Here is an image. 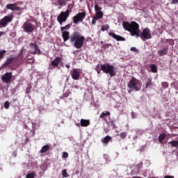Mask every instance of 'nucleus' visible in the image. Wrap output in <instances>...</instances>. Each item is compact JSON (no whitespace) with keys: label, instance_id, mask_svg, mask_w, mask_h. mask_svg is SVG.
Listing matches in <instances>:
<instances>
[{"label":"nucleus","instance_id":"c03bdc74","mask_svg":"<svg viewBox=\"0 0 178 178\" xmlns=\"http://www.w3.org/2000/svg\"><path fill=\"white\" fill-rule=\"evenodd\" d=\"M30 90H31V86H28L26 88V94H30Z\"/></svg>","mask_w":178,"mask_h":178},{"label":"nucleus","instance_id":"c9c22d12","mask_svg":"<svg viewBox=\"0 0 178 178\" xmlns=\"http://www.w3.org/2000/svg\"><path fill=\"white\" fill-rule=\"evenodd\" d=\"M9 106H10V104L9 103V102L6 101L4 102V108L6 109H9Z\"/></svg>","mask_w":178,"mask_h":178},{"label":"nucleus","instance_id":"2eb2a0df","mask_svg":"<svg viewBox=\"0 0 178 178\" xmlns=\"http://www.w3.org/2000/svg\"><path fill=\"white\" fill-rule=\"evenodd\" d=\"M60 62H62V58L56 57L55 60L51 61V66H53V67H56Z\"/></svg>","mask_w":178,"mask_h":178},{"label":"nucleus","instance_id":"473e14b6","mask_svg":"<svg viewBox=\"0 0 178 178\" xmlns=\"http://www.w3.org/2000/svg\"><path fill=\"white\" fill-rule=\"evenodd\" d=\"M62 176L63 177H69V174L67 173V171H66V169L62 170Z\"/></svg>","mask_w":178,"mask_h":178},{"label":"nucleus","instance_id":"a18cd8bd","mask_svg":"<svg viewBox=\"0 0 178 178\" xmlns=\"http://www.w3.org/2000/svg\"><path fill=\"white\" fill-rule=\"evenodd\" d=\"M131 51H133L134 52H137V48L136 47H131Z\"/></svg>","mask_w":178,"mask_h":178},{"label":"nucleus","instance_id":"bb28decb","mask_svg":"<svg viewBox=\"0 0 178 178\" xmlns=\"http://www.w3.org/2000/svg\"><path fill=\"white\" fill-rule=\"evenodd\" d=\"M5 54H6V50H0V60L5 58Z\"/></svg>","mask_w":178,"mask_h":178},{"label":"nucleus","instance_id":"4c0bfd02","mask_svg":"<svg viewBox=\"0 0 178 178\" xmlns=\"http://www.w3.org/2000/svg\"><path fill=\"white\" fill-rule=\"evenodd\" d=\"M57 3L60 6H63L65 5V1L63 0H58Z\"/></svg>","mask_w":178,"mask_h":178},{"label":"nucleus","instance_id":"ddd939ff","mask_svg":"<svg viewBox=\"0 0 178 178\" xmlns=\"http://www.w3.org/2000/svg\"><path fill=\"white\" fill-rule=\"evenodd\" d=\"M14 62L16 66H20V65H23V56H22V54H19L17 57L14 58Z\"/></svg>","mask_w":178,"mask_h":178},{"label":"nucleus","instance_id":"9b49d317","mask_svg":"<svg viewBox=\"0 0 178 178\" xmlns=\"http://www.w3.org/2000/svg\"><path fill=\"white\" fill-rule=\"evenodd\" d=\"M108 35H110V37H112L113 38L116 40V41H126V38H124L119 35H116L113 32H109Z\"/></svg>","mask_w":178,"mask_h":178},{"label":"nucleus","instance_id":"f704fd0d","mask_svg":"<svg viewBox=\"0 0 178 178\" xmlns=\"http://www.w3.org/2000/svg\"><path fill=\"white\" fill-rule=\"evenodd\" d=\"M101 7H99V6H98V4H95V13L97 12H101Z\"/></svg>","mask_w":178,"mask_h":178},{"label":"nucleus","instance_id":"f3484780","mask_svg":"<svg viewBox=\"0 0 178 178\" xmlns=\"http://www.w3.org/2000/svg\"><path fill=\"white\" fill-rule=\"evenodd\" d=\"M111 141H112V136H106L104 138L102 139V143L104 144V145H108Z\"/></svg>","mask_w":178,"mask_h":178},{"label":"nucleus","instance_id":"4be33fe9","mask_svg":"<svg viewBox=\"0 0 178 178\" xmlns=\"http://www.w3.org/2000/svg\"><path fill=\"white\" fill-rule=\"evenodd\" d=\"M13 61H15V58L13 57H10L7 59L6 63L3 64V66H9L10 63H12Z\"/></svg>","mask_w":178,"mask_h":178},{"label":"nucleus","instance_id":"412c9836","mask_svg":"<svg viewBox=\"0 0 178 178\" xmlns=\"http://www.w3.org/2000/svg\"><path fill=\"white\" fill-rule=\"evenodd\" d=\"M47 151H49V145H46L42 147L40 152V154H45V152H47Z\"/></svg>","mask_w":178,"mask_h":178},{"label":"nucleus","instance_id":"dca6fc26","mask_svg":"<svg viewBox=\"0 0 178 178\" xmlns=\"http://www.w3.org/2000/svg\"><path fill=\"white\" fill-rule=\"evenodd\" d=\"M168 51H169V47L167 46L164 49L159 50L158 55H159V56H165V55H168Z\"/></svg>","mask_w":178,"mask_h":178},{"label":"nucleus","instance_id":"72a5a7b5","mask_svg":"<svg viewBox=\"0 0 178 178\" xmlns=\"http://www.w3.org/2000/svg\"><path fill=\"white\" fill-rule=\"evenodd\" d=\"M34 177H35V172H30L26 175V178H34Z\"/></svg>","mask_w":178,"mask_h":178},{"label":"nucleus","instance_id":"a19ab883","mask_svg":"<svg viewBox=\"0 0 178 178\" xmlns=\"http://www.w3.org/2000/svg\"><path fill=\"white\" fill-rule=\"evenodd\" d=\"M70 94H72V92H65L63 95V98H67V97H69L70 95Z\"/></svg>","mask_w":178,"mask_h":178},{"label":"nucleus","instance_id":"b1692460","mask_svg":"<svg viewBox=\"0 0 178 178\" xmlns=\"http://www.w3.org/2000/svg\"><path fill=\"white\" fill-rule=\"evenodd\" d=\"M105 116H111V112L109 111H104L101 113L99 118L101 119H104V118H105Z\"/></svg>","mask_w":178,"mask_h":178},{"label":"nucleus","instance_id":"79ce46f5","mask_svg":"<svg viewBox=\"0 0 178 178\" xmlns=\"http://www.w3.org/2000/svg\"><path fill=\"white\" fill-rule=\"evenodd\" d=\"M69 156V154L67 152H64L63 153V158H67Z\"/></svg>","mask_w":178,"mask_h":178},{"label":"nucleus","instance_id":"f03ea898","mask_svg":"<svg viewBox=\"0 0 178 178\" xmlns=\"http://www.w3.org/2000/svg\"><path fill=\"white\" fill-rule=\"evenodd\" d=\"M61 32L64 42L70 40V42H74V46L77 49H80L84 45L86 38L79 34V32H74L71 35L70 33L67 31H63Z\"/></svg>","mask_w":178,"mask_h":178},{"label":"nucleus","instance_id":"20e7f679","mask_svg":"<svg viewBox=\"0 0 178 178\" xmlns=\"http://www.w3.org/2000/svg\"><path fill=\"white\" fill-rule=\"evenodd\" d=\"M128 88H130V90L140 91V90H141V82H140V80L136 79L134 76H132L128 83Z\"/></svg>","mask_w":178,"mask_h":178},{"label":"nucleus","instance_id":"a211bd4d","mask_svg":"<svg viewBox=\"0 0 178 178\" xmlns=\"http://www.w3.org/2000/svg\"><path fill=\"white\" fill-rule=\"evenodd\" d=\"M90 124H91V123L90 122V120L81 119V127H88Z\"/></svg>","mask_w":178,"mask_h":178},{"label":"nucleus","instance_id":"0eeeda50","mask_svg":"<svg viewBox=\"0 0 178 178\" xmlns=\"http://www.w3.org/2000/svg\"><path fill=\"white\" fill-rule=\"evenodd\" d=\"M12 20H13V14L5 16L0 20V29L2 27H6Z\"/></svg>","mask_w":178,"mask_h":178},{"label":"nucleus","instance_id":"a878e982","mask_svg":"<svg viewBox=\"0 0 178 178\" xmlns=\"http://www.w3.org/2000/svg\"><path fill=\"white\" fill-rule=\"evenodd\" d=\"M168 144H171L172 147H176V148H178V140L170 141Z\"/></svg>","mask_w":178,"mask_h":178},{"label":"nucleus","instance_id":"423d86ee","mask_svg":"<svg viewBox=\"0 0 178 178\" xmlns=\"http://www.w3.org/2000/svg\"><path fill=\"white\" fill-rule=\"evenodd\" d=\"M86 16H87V13H86V12L79 13L72 17L73 23L74 24H77L78 23L82 22L83 20L86 19Z\"/></svg>","mask_w":178,"mask_h":178},{"label":"nucleus","instance_id":"58836bf2","mask_svg":"<svg viewBox=\"0 0 178 178\" xmlns=\"http://www.w3.org/2000/svg\"><path fill=\"white\" fill-rule=\"evenodd\" d=\"M97 20H98V18H96L95 17H93V18L92 19V24L93 26H95V24H97Z\"/></svg>","mask_w":178,"mask_h":178},{"label":"nucleus","instance_id":"ea45409f","mask_svg":"<svg viewBox=\"0 0 178 178\" xmlns=\"http://www.w3.org/2000/svg\"><path fill=\"white\" fill-rule=\"evenodd\" d=\"M109 47H111V44H104L102 46V48H103V49H106V48H109Z\"/></svg>","mask_w":178,"mask_h":178},{"label":"nucleus","instance_id":"de8ad7c7","mask_svg":"<svg viewBox=\"0 0 178 178\" xmlns=\"http://www.w3.org/2000/svg\"><path fill=\"white\" fill-rule=\"evenodd\" d=\"M5 34V32L0 31V37H2Z\"/></svg>","mask_w":178,"mask_h":178},{"label":"nucleus","instance_id":"9d476101","mask_svg":"<svg viewBox=\"0 0 178 178\" xmlns=\"http://www.w3.org/2000/svg\"><path fill=\"white\" fill-rule=\"evenodd\" d=\"M30 48L33 51V55H35L36 54H38V55L41 54V50L38 48V45L35 43H31Z\"/></svg>","mask_w":178,"mask_h":178},{"label":"nucleus","instance_id":"c85d7f7f","mask_svg":"<svg viewBox=\"0 0 178 178\" xmlns=\"http://www.w3.org/2000/svg\"><path fill=\"white\" fill-rule=\"evenodd\" d=\"M117 136H120V138L123 140L127 137V132H122L120 134H117Z\"/></svg>","mask_w":178,"mask_h":178},{"label":"nucleus","instance_id":"49530a36","mask_svg":"<svg viewBox=\"0 0 178 178\" xmlns=\"http://www.w3.org/2000/svg\"><path fill=\"white\" fill-rule=\"evenodd\" d=\"M164 178H175V177L166 175V176L164 177Z\"/></svg>","mask_w":178,"mask_h":178},{"label":"nucleus","instance_id":"f8f14e48","mask_svg":"<svg viewBox=\"0 0 178 178\" xmlns=\"http://www.w3.org/2000/svg\"><path fill=\"white\" fill-rule=\"evenodd\" d=\"M6 9H8L10 10H21L22 8L20 7L17 6V4L16 3H8L6 6Z\"/></svg>","mask_w":178,"mask_h":178},{"label":"nucleus","instance_id":"cd10ccee","mask_svg":"<svg viewBox=\"0 0 178 178\" xmlns=\"http://www.w3.org/2000/svg\"><path fill=\"white\" fill-rule=\"evenodd\" d=\"M101 30H102V31H106L107 30H109V25L104 24V25L102 26Z\"/></svg>","mask_w":178,"mask_h":178},{"label":"nucleus","instance_id":"5701e85b","mask_svg":"<svg viewBox=\"0 0 178 178\" xmlns=\"http://www.w3.org/2000/svg\"><path fill=\"white\" fill-rule=\"evenodd\" d=\"M95 17L97 19H102L104 17V13L102 11L96 12Z\"/></svg>","mask_w":178,"mask_h":178},{"label":"nucleus","instance_id":"393cba45","mask_svg":"<svg viewBox=\"0 0 178 178\" xmlns=\"http://www.w3.org/2000/svg\"><path fill=\"white\" fill-rule=\"evenodd\" d=\"M165 138H166V134H161L159 135V143H162V141H163Z\"/></svg>","mask_w":178,"mask_h":178},{"label":"nucleus","instance_id":"6ab92c4d","mask_svg":"<svg viewBox=\"0 0 178 178\" xmlns=\"http://www.w3.org/2000/svg\"><path fill=\"white\" fill-rule=\"evenodd\" d=\"M149 68L152 73H158V67H156V65L155 64H151L149 65Z\"/></svg>","mask_w":178,"mask_h":178},{"label":"nucleus","instance_id":"6e6552de","mask_svg":"<svg viewBox=\"0 0 178 178\" xmlns=\"http://www.w3.org/2000/svg\"><path fill=\"white\" fill-rule=\"evenodd\" d=\"M22 28L25 33H33L34 30H35V26H34V25L30 22H24Z\"/></svg>","mask_w":178,"mask_h":178},{"label":"nucleus","instance_id":"c756f323","mask_svg":"<svg viewBox=\"0 0 178 178\" xmlns=\"http://www.w3.org/2000/svg\"><path fill=\"white\" fill-rule=\"evenodd\" d=\"M70 27H72L71 24H67L65 26H62L60 28L61 31H65V30H69V29H70Z\"/></svg>","mask_w":178,"mask_h":178},{"label":"nucleus","instance_id":"aec40b11","mask_svg":"<svg viewBox=\"0 0 178 178\" xmlns=\"http://www.w3.org/2000/svg\"><path fill=\"white\" fill-rule=\"evenodd\" d=\"M152 86V78H147L146 84H145V88H149V87Z\"/></svg>","mask_w":178,"mask_h":178},{"label":"nucleus","instance_id":"3c124183","mask_svg":"<svg viewBox=\"0 0 178 178\" xmlns=\"http://www.w3.org/2000/svg\"><path fill=\"white\" fill-rule=\"evenodd\" d=\"M101 44H104V42H103V41H102V42H101Z\"/></svg>","mask_w":178,"mask_h":178},{"label":"nucleus","instance_id":"e433bc0d","mask_svg":"<svg viewBox=\"0 0 178 178\" xmlns=\"http://www.w3.org/2000/svg\"><path fill=\"white\" fill-rule=\"evenodd\" d=\"M161 86L163 88H168V87H169V83H168V82H163Z\"/></svg>","mask_w":178,"mask_h":178},{"label":"nucleus","instance_id":"7ed1b4c3","mask_svg":"<svg viewBox=\"0 0 178 178\" xmlns=\"http://www.w3.org/2000/svg\"><path fill=\"white\" fill-rule=\"evenodd\" d=\"M101 70L103 72V73H106V74H109L111 77L116 76V67L109 63L101 65L100 70L98 67L96 68V71L97 72L98 74L101 73Z\"/></svg>","mask_w":178,"mask_h":178},{"label":"nucleus","instance_id":"1a4fd4ad","mask_svg":"<svg viewBox=\"0 0 178 178\" xmlns=\"http://www.w3.org/2000/svg\"><path fill=\"white\" fill-rule=\"evenodd\" d=\"M12 72H6L2 76L1 79L4 83H10L12 81Z\"/></svg>","mask_w":178,"mask_h":178},{"label":"nucleus","instance_id":"39448f33","mask_svg":"<svg viewBox=\"0 0 178 178\" xmlns=\"http://www.w3.org/2000/svg\"><path fill=\"white\" fill-rule=\"evenodd\" d=\"M69 16H70V10H67L65 12L62 11L57 17V21L58 22L59 24L62 26L63 23L66 22Z\"/></svg>","mask_w":178,"mask_h":178},{"label":"nucleus","instance_id":"7c9ffc66","mask_svg":"<svg viewBox=\"0 0 178 178\" xmlns=\"http://www.w3.org/2000/svg\"><path fill=\"white\" fill-rule=\"evenodd\" d=\"M165 41L166 42H168L169 45H175V40L173 39H166Z\"/></svg>","mask_w":178,"mask_h":178},{"label":"nucleus","instance_id":"09e8293b","mask_svg":"<svg viewBox=\"0 0 178 178\" xmlns=\"http://www.w3.org/2000/svg\"><path fill=\"white\" fill-rule=\"evenodd\" d=\"M65 67H67V69H70V65L68 64H66Z\"/></svg>","mask_w":178,"mask_h":178},{"label":"nucleus","instance_id":"2f4dec72","mask_svg":"<svg viewBox=\"0 0 178 178\" xmlns=\"http://www.w3.org/2000/svg\"><path fill=\"white\" fill-rule=\"evenodd\" d=\"M108 124L112 126L113 129H118V127H116V124H115V121L113 120H110L108 122Z\"/></svg>","mask_w":178,"mask_h":178},{"label":"nucleus","instance_id":"f257e3e1","mask_svg":"<svg viewBox=\"0 0 178 178\" xmlns=\"http://www.w3.org/2000/svg\"><path fill=\"white\" fill-rule=\"evenodd\" d=\"M122 26L125 31H129L132 37L136 35L140 37L142 41H146V40H151L152 35H151V30L148 28H145L142 32L140 31V24L135 21L123 22Z\"/></svg>","mask_w":178,"mask_h":178},{"label":"nucleus","instance_id":"8fccbe9b","mask_svg":"<svg viewBox=\"0 0 178 178\" xmlns=\"http://www.w3.org/2000/svg\"><path fill=\"white\" fill-rule=\"evenodd\" d=\"M104 131L106 134H108V133H109V129H105Z\"/></svg>","mask_w":178,"mask_h":178},{"label":"nucleus","instance_id":"37998d69","mask_svg":"<svg viewBox=\"0 0 178 178\" xmlns=\"http://www.w3.org/2000/svg\"><path fill=\"white\" fill-rule=\"evenodd\" d=\"M171 5H176V3H178V0H171Z\"/></svg>","mask_w":178,"mask_h":178},{"label":"nucleus","instance_id":"4468645a","mask_svg":"<svg viewBox=\"0 0 178 178\" xmlns=\"http://www.w3.org/2000/svg\"><path fill=\"white\" fill-rule=\"evenodd\" d=\"M71 76L73 80H79V79H80V72H79L76 69H74L72 70Z\"/></svg>","mask_w":178,"mask_h":178}]
</instances>
